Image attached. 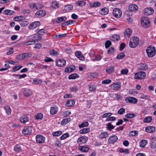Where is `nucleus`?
Here are the masks:
<instances>
[{
	"label": "nucleus",
	"mask_w": 156,
	"mask_h": 156,
	"mask_svg": "<svg viewBox=\"0 0 156 156\" xmlns=\"http://www.w3.org/2000/svg\"><path fill=\"white\" fill-rule=\"evenodd\" d=\"M141 22L142 26L144 28H147L150 26V21L148 17H142L141 19Z\"/></svg>",
	"instance_id": "obj_1"
},
{
	"label": "nucleus",
	"mask_w": 156,
	"mask_h": 156,
	"mask_svg": "<svg viewBox=\"0 0 156 156\" xmlns=\"http://www.w3.org/2000/svg\"><path fill=\"white\" fill-rule=\"evenodd\" d=\"M139 42V38L137 37H134L130 40L129 47L131 48H135L138 45Z\"/></svg>",
	"instance_id": "obj_2"
},
{
	"label": "nucleus",
	"mask_w": 156,
	"mask_h": 156,
	"mask_svg": "<svg viewBox=\"0 0 156 156\" xmlns=\"http://www.w3.org/2000/svg\"><path fill=\"white\" fill-rule=\"evenodd\" d=\"M146 52L148 56L149 57L154 56L156 53L155 48L152 46H149L146 50Z\"/></svg>",
	"instance_id": "obj_3"
},
{
	"label": "nucleus",
	"mask_w": 156,
	"mask_h": 156,
	"mask_svg": "<svg viewBox=\"0 0 156 156\" xmlns=\"http://www.w3.org/2000/svg\"><path fill=\"white\" fill-rule=\"evenodd\" d=\"M32 131V127L29 126L25 127L22 130V133L24 135H29Z\"/></svg>",
	"instance_id": "obj_4"
},
{
	"label": "nucleus",
	"mask_w": 156,
	"mask_h": 156,
	"mask_svg": "<svg viewBox=\"0 0 156 156\" xmlns=\"http://www.w3.org/2000/svg\"><path fill=\"white\" fill-rule=\"evenodd\" d=\"M146 73L144 72H140L136 73L135 74L134 78L136 79H142L145 78Z\"/></svg>",
	"instance_id": "obj_5"
},
{
	"label": "nucleus",
	"mask_w": 156,
	"mask_h": 156,
	"mask_svg": "<svg viewBox=\"0 0 156 156\" xmlns=\"http://www.w3.org/2000/svg\"><path fill=\"white\" fill-rule=\"evenodd\" d=\"M122 11L119 8H115L113 11V14L116 18H119L122 16Z\"/></svg>",
	"instance_id": "obj_6"
},
{
	"label": "nucleus",
	"mask_w": 156,
	"mask_h": 156,
	"mask_svg": "<svg viewBox=\"0 0 156 156\" xmlns=\"http://www.w3.org/2000/svg\"><path fill=\"white\" fill-rule=\"evenodd\" d=\"M55 62L56 66L58 67H63L66 64V61L64 59H57Z\"/></svg>",
	"instance_id": "obj_7"
},
{
	"label": "nucleus",
	"mask_w": 156,
	"mask_h": 156,
	"mask_svg": "<svg viewBox=\"0 0 156 156\" xmlns=\"http://www.w3.org/2000/svg\"><path fill=\"white\" fill-rule=\"evenodd\" d=\"M36 138L37 142L38 143H42L45 142V138L41 135L39 134L37 135Z\"/></svg>",
	"instance_id": "obj_8"
},
{
	"label": "nucleus",
	"mask_w": 156,
	"mask_h": 156,
	"mask_svg": "<svg viewBox=\"0 0 156 156\" xmlns=\"http://www.w3.org/2000/svg\"><path fill=\"white\" fill-rule=\"evenodd\" d=\"M29 115H23L20 119V122L24 123H26L29 120Z\"/></svg>",
	"instance_id": "obj_9"
},
{
	"label": "nucleus",
	"mask_w": 156,
	"mask_h": 156,
	"mask_svg": "<svg viewBox=\"0 0 156 156\" xmlns=\"http://www.w3.org/2000/svg\"><path fill=\"white\" fill-rule=\"evenodd\" d=\"M41 25L39 21H35L32 23L28 26L29 29L33 30L39 27Z\"/></svg>",
	"instance_id": "obj_10"
},
{
	"label": "nucleus",
	"mask_w": 156,
	"mask_h": 156,
	"mask_svg": "<svg viewBox=\"0 0 156 156\" xmlns=\"http://www.w3.org/2000/svg\"><path fill=\"white\" fill-rule=\"evenodd\" d=\"M88 138L86 136H83L79 138L77 140V142L80 144H84L88 140Z\"/></svg>",
	"instance_id": "obj_11"
},
{
	"label": "nucleus",
	"mask_w": 156,
	"mask_h": 156,
	"mask_svg": "<svg viewBox=\"0 0 156 156\" xmlns=\"http://www.w3.org/2000/svg\"><path fill=\"white\" fill-rule=\"evenodd\" d=\"M126 101L128 102L133 104L136 103L138 101V100L136 98L132 97H129L127 98H126Z\"/></svg>",
	"instance_id": "obj_12"
},
{
	"label": "nucleus",
	"mask_w": 156,
	"mask_h": 156,
	"mask_svg": "<svg viewBox=\"0 0 156 156\" xmlns=\"http://www.w3.org/2000/svg\"><path fill=\"white\" fill-rule=\"evenodd\" d=\"M76 56L81 61H83L85 58L83 55L82 54L81 52L80 51H77L75 53Z\"/></svg>",
	"instance_id": "obj_13"
},
{
	"label": "nucleus",
	"mask_w": 156,
	"mask_h": 156,
	"mask_svg": "<svg viewBox=\"0 0 156 156\" xmlns=\"http://www.w3.org/2000/svg\"><path fill=\"white\" fill-rule=\"evenodd\" d=\"M118 139V137L114 135L109 137L108 140V143L110 144H114Z\"/></svg>",
	"instance_id": "obj_14"
},
{
	"label": "nucleus",
	"mask_w": 156,
	"mask_h": 156,
	"mask_svg": "<svg viewBox=\"0 0 156 156\" xmlns=\"http://www.w3.org/2000/svg\"><path fill=\"white\" fill-rule=\"evenodd\" d=\"M46 14V13L45 10H40L37 11L35 13V15L38 17H43Z\"/></svg>",
	"instance_id": "obj_15"
},
{
	"label": "nucleus",
	"mask_w": 156,
	"mask_h": 156,
	"mask_svg": "<svg viewBox=\"0 0 156 156\" xmlns=\"http://www.w3.org/2000/svg\"><path fill=\"white\" fill-rule=\"evenodd\" d=\"M14 150L16 153H20L22 152L21 146L19 144H16L14 146Z\"/></svg>",
	"instance_id": "obj_16"
},
{
	"label": "nucleus",
	"mask_w": 156,
	"mask_h": 156,
	"mask_svg": "<svg viewBox=\"0 0 156 156\" xmlns=\"http://www.w3.org/2000/svg\"><path fill=\"white\" fill-rule=\"evenodd\" d=\"M112 87L114 90H117L119 89L121 87V84L120 82H117L112 85Z\"/></svg>",
	"instance_id": "obj_17"
},
{
	"label": "nucleus",
	"mask_w": 156,
	"mask_h": 156,
	"mask_svg": "<svg viewBox=\"0 0 156 156\" xmlns=\"http://www.w3.org/2000/svg\"><path fill=\"white\" fill-rule=\"evenodd\" d=\"M154 12L153 9L151 8H148L145 9L144 10V12L147 15L152 14Z\"/></svg>",
	"instance_id": "obj_18"
},
{
	"label": "nucleus",
	"mask_w": 156,
	"mask_h": 156,
	"mask_svg": "<svg viewBox=\"0 0 156 156\" xmlns=\"http://www.w3.org/2000/svg\"><path fill=\"white\" fill-rule=\"evenodd\" d=\"M75 101L73 100H68L66 104L67 107H70L73 106L75 104Z\"/></svg>",
	"instance_id": "obj_19"
},
{
	"label": "nucleus",
	"mask_w": 156,
	"mask_h": 156,
	"mask_svg": "<svg viewBox=\"0 0 156 156\" xmlns=\"http://www.w3.org/2000/svg\"><path fill=\"white\" fill-rule=\"evenodd\" d=\"M109 12L108 9L106 7H105L101 9L99 13L102 15H105L107 14Z\"/></svg>",
	"instance_id": "obj_20"
},
{
	"label": "nucleus",
	"mask_w": 156,
	"mask_h": 156,
	"mask_svg": "<svg viewBox=\"0 0 156 156\" xmlns=\"http://www.w3.org/2000/svg\"><path fill=\"white\" fill-rule=\"evenodd\" d=\"M138 8V6L135 4H131L129 5V9L131 11H135L137 10Z\"/></svg>",
	"instance_id": "obj_21"
},
{
	"label": "nucleus",
	"mask_w": 156,
	"mask_h": 156,
	"mask_svg": "<svg viewBox=\"0 0 156 156\" xmlns=\"http://www.w3.org/2000/svg\"><path fill=\"white\" fill-rule=\"evenodd\" d=\"M151 147L152 148H156V138L151 139L150 143Z\"/></svg>",
	"instance_id": "obj_22"
},
{
	"label": "nucleus",
	"mask_w": 156,
	"mask_h": 156,
	"mask_svg": "<svg viewBox=\"0 0 156 156\" xmlns=\"http://www.w3.org/2000/svg\"><path fill=\"white\" fill-rule=\"evenodd\" d=\"M145 130L147 132L149 133H153L155 130V128L154 126H149L146 127Z\"/></svg>",
	"instance_id": "obj_23"
},
{
	"label": "nucleus",
	"mask_w": 156,
	"mask_h": 156,
	"mask_svg": "<svg viewBox=\"0 0 156 156\" xmlns=\"http://www.w3.org/2000/svg\"><path fill=\"white\" fill-rule=\"evenodd\" d=\"M67 19V18L66 16H63L57 18L56 20L57 23H61L63 21H65Z\"/></svg>",
	"instance_id": "obj_24"
},
{
	"label": "nucleus",
	"mask_w": 156,
	"mask_h": 156,
	"mask_svg": "<svg viewBox=\"0 0 156 156\" xmlns=\"http://www.w3.org/2000/svg\"><path fill=\"white\" fill-rule=\"evenodd\" d=\"M58 111V108L57 107H51L50 109V113L52 115L56 114Z\"/></svg>",
	"instance_id": "obj_25"
},
{
	"label": "nucleus",
	"mask_w": 156,
	"mask_h": 156,
	"mask_svg": "<svg viewBox=\"0 0 156 156\" xmlns=\"http://www.w3.org/2000/svg\"><path fill=\"white\" fill-rule=\"evenodd\" d=\"M49 55L52 56H57L58 55V53L57 51L52 49L50 50Z\"/></svg>",
	"instance_id": "obj_26"
},
{
	"label": "nucleus",
	"mask_w": 156,
	"mask_h": 156,
	"mask_svg": "<svg viewBox=\"0 0 156 156\" xmlns=\"http://www.w3.org/2000/svg\"><path fill=\"white\" fill-rule=\"evenodd\" d=\"M78 149L83 152H87L89 150V148L85 146H80L79 147Z\"/></svg>",
	"instance_id": "obj_27"
},
{
	"label": "nucleus",
	"mask_w": 156,
	"mask_h": 156,
	"mask_svg": "<svg viewBox=\"0 0 156 156\" xmlns=\"http://www.w3.org/2000/svg\"><path fill=\"white\" fill-rule=\"evenodd\" d=\"M27 40L28 41H31L32 42H33V43L34 44L35 43L36 41L37 40L35 36H28L27 37Z\"/></svg>",
	"instance_id": "obj_28"
},
{
	"label": "nucleus",
	"mask_w": 156,
	"mask_h": 156,
	"mask_svg": "<svg viewBox=\"0 0 156 156\" xmlns=\"http://www.w3.org/2000/svg\"><path fill=\"white\" fill-rule=\"evenodd\" d=\"M73 6L71 5H68L65 6L64 7V10L66 12H68L73 9Z\"/></svg>",
	"instance_id": "obj_29"
},
{
	"label": "nucleus",
	"mask_w": 156,
	"mask_h": 156,
	"mask_svg": "<svg viewBox=\"0 0 156 156\" xmlns=\"http://www.w3.org/2000/svg\"><path fill=\"white\" fill-rule=\"evenodd\" d=\"M89 90L90 91H95L96 90V86L94 84H90L89 85Z\"/></svg>",
	"instance_id": "obj_30"
},
{
	"label": "nucleus",
	"mask_w": 156,
	"mask_h": 156,
	"mask_svg": "<svg viewBox=\"0 0 156 156\" xmlns=\"http://www.w3.org/2000/svg\"><path fill=\"white\" fill-rule=\"evenodd\" d=\"M108 135V134L107 132H104L101 133V134L99 136V137L100 138L103 139L107 137Z\"/></svg>",
	"instance_id": "obj_31"
},
{
	"label": "nucleus",
	"mask_w": 156,
	"mask_h": 156,
	"mask_svg": "<svg viewBox=\"0 0 156 156\" xmlns=\"http://www.w3.org/2000/svg\"><path fill=\"white\" fill-rule=\"evenodd\" d=\"M115 67L114 66H110L107 68L106 70V71L108 73H112L114 70Z\"/></svg>",
	"instance_id": "obj_32"
},
{
	"label": "nucleus",
	"mask_w": 156,
	"mask_h": 156,
	"mask_svg": "<svg viewBox=\"0 0 156 156\" xmlns=\"http://www.w3.org/2000/svg\"><path fill=\"white\" fill-rule=\"evenodd\" d=\"M31 92L28 89H25L23 91V94L26 97H29L31 95Z\"/></svg>",
	"instance_id": "obj_33"
},
{
	"label": "nucleus",
	"mask_w": 156,
	"mask_h": 156,
	"mask_svg": "<svg viewBox=\"0 0 156 156\" xmlns=\"http://www.w3.org/2000/svg\"><path fill=\"white\" fill-rule=\"evenodd\" d=\"M101 3L99 2H90V5L91 7H95L100 6Z\"/></svg>",
	"instance_id": "obj_34"
},
{
	"label": "nucleus",
	"mask_w": 156,
	"mask_h": 156,
	"mask_svg": "<svg viewBox=\"0 0 156 156\" xmlns=\"http://www.w3.org/2000/svg\"><path fill=\"white\" fill-rule=\"evenodd\" d=\"M132 33V30L129 29H127L125 31L124 35L125 36H128L129 37L130 36Z\"/></svg>",
	"instance_id": "obj_35"
},
{
	"label": "nucleus",
	"mask_w": 156,
	"mask_h": 156,
	"mask_svg": "<svg viewBox=\"0 0 156 156\" xmlns=\"http://www.w3.org/2000/svg\"><path fill=\"white\" fill-rule=\"evenodd\" d=\"M23 67V66L21 65L14 66L12 68L11 71L12 72H14L19 70Z\"/></svg>",
	"instance_id": "obj_36"
},
{
	"label": "nucleus",
	"mask_w": 156,
	"mask_h": 156,
	"mask_svg": "<svg viewBox=\"0 0 156 156\" xmlns=\"http://www.w3.org/2000/svg\"><path fill=\"white\" fill-rule=\"evenodd\" d=\"M148 68L147 66L145 64H141L140 65L139 68L140 69L146 70Z\"/></svg>",
	"instance_id": "obj_37"
},
{
	"label": "nucleus",
	"mask_w": 156,
	"mask_h": 156,
	"mask_svg": "<svg viewBox=\"0 0 156 156\" xmlns=\"http://www.w3.org/2000/svg\"><path fill=\"white\" fill-rule=\"evenodd\" d=\"M147 143V140H141L140 141V146L141 147H145Z\"/></svg>",
	"instance_id": "obj_38"
},
{
	"label": "nucleus",
	"mask_w": 156,
	"mask_h": 156,
	"mask_svg": "<svg viewBox=\"0 0 156 156\" xmlns=\"http://www.w3.org/2000/svg\"><path fill=\"white\" fill-rule=\"evenodd\" d=\"M90 129L88 128H84L80 130V134H84L89 132Z\"/></svg>",
	"instance_id": "obj_39"
},
{
	"label": "nucleus",
	"mask_w": 156,
	"mask_h": 156,
	"mask_svg": "<svg viewBox=\"0 0 156 156\" xmlns=\"http://www.w3.org/2000/svg\"><path fill=\"white\" fill-rule=\"evenodd\" d=\"M86 4V2L82 1H79L76 2V4L80 6H83L85 5Z\"/></svg>",
	"instance_id": "obj_40"
},
{
	"label": "nucleus",
	"mask_w": 156,
	"mask_h": 156,
	"mask_svg": "<svg viewBox=\"0 0 156 156\" xmlns=\"http://www.w3.org/2000/svg\"><path fill=\"white\" fill-rule=\"evenodd\" d=\"M14 12V11L9 9H5L4 12V14L6 15H11L13 14V13Z\"/></svg>",
	"instance_id": "obj_41"
},
{
	"label": "nucleus",
	"mask_w": 156,
	"mask_h": 156,
	"mask_svg": "<svg viewBox=\"0 0 156 156\" xmlns=\"http://www.w3.org/2000/svg\"><path fill=\"white\" fill-rule=\"evenodd\" d=\"M79 76L76 73H74L69 76L68 78L69 79H74L79 77Z\"/></svg>",
	"instance_id": "obj_42"
},
{
	"label": "nucleus",
	"mask_w": 156,
	"mask_h": 156,
	"mask_svg": "<svg viewBox=\"0 0 156 156\" xmlns=\"http://www.w3.org/2000/svg\"><path fill=\"white\" fill-rule=\"evenodd\" d=\"M75 22L76 21L75 20H70L67 21L66 22L64 23H63L62 24V25H63V26L68 25L71 24L73 23H75Z\"/></svg>",
	"instance_id": "obj_43"
},
{
	"label": "nucleus",
	"mask_w": 156,
	"mask_h": 156,
	"mask_svg": "<svg viewBox=\"0 0 156 156\" xmlns=\"http://www.w3.org/2000/svg\"><path fill=\"white\" fill-rule=\"evenodd\" d=\"M51 6L54 9H57L59 6V4L56 1H52L51 3Z\"/></svg>",
	"instance_id": "obj_44"
},
{
	"label": "nucleus",
	"mask_w": 156,
	"mask_h": 156,
	"mask_svg": "<svg viewBox=\"0 0 156 156\" xmlns=\"http://www.w3.org/2000/svg\"><path fill=\"white\" fill-rule=\"evenodd\" d=\"M6 113L7 115H9L11 113V110L10 107L9 106H6L4 107Z\"/></svg>",
	"instance_id": "obj_45"
},
{
	"label": "nucleus",
	"mask_w": 156,
	"mask_h": 156,
	"mask_svg": "<svg viewBox=\"0 0 156 156\" xmlns=\"http://www.w3.org/2000/svg\"><path fill=\"white\" fill-rule=\"evenodd\" d=\"M88 125V122L87 121H85L82 123L81 124L79 125V127L80 128H81L85 127H87Z\"/></svg>",
	"instance_id": "obj_46"
},
{
	"label": "nucleus",
	"mask_w": 156,
	"mask_h": 156,
	"mask_svg": "<svg viewBox=\"0 0 156 156\" xmlns=\"http://www.w3.org/2000/svg\"><path fill=\"white\" fill-rule=\"evenodd\" d=\"M29 6L31 9H38L36 4L34 3H29Z\"/></svg>",
	"instance_id": "obj_47"
},
{
	"label": "nucleus",
	"mask_w": 156,
	"mask_h": 156,
	"mask_svg": "<svg viewBox=\"0 0 156 156\" xmlns=\"http://www.w3.org/2000/svg\"><path fill=\"white\" fill-rule=\"evenodd\" d=\"M120 39V37L119 35L116 34L114 35L112 38L111 39L112 41H118Z\"/></svg>",
	"instance_id": "obj_48"
},
{
	"label": "nucleus",
	"mask_w": 156,
	"mask_h": 156,
	"mask_svg": "<svg viewBox=\"0 0 156 156\" xmlns=\"http://www.w3.org/2000/svg\"><path fill=\"white\" fill-rule=\"evenodd\" d=\"M107 127L106 128H107V129L109 130H111L112 129H113L115 128V126L112 125L111 123L110 122L108 123L107 124Z\"/></svg>",
	"instance_id": "obj_49"
},
{
	"label": "nucleus",
	"mask_w": 156,
	"mask_h": 156,
	"mask_svg": "<svg viewBox=\"0 0 156 156\" xmlns=\"http://www.w3.org/2000/svg\"><path fill=\"white\" fill-rule=\"evenodd\" d=\"M152 117L151 116L147 117L144 119L143 121L145 123H149L152 121Z\"/></svg>",
	"instance_id": "obj_50"
},
{
	"label": "nucleus",
	"mask_w": 156,
	"mask_h": 156,
	"mask_svg": "<svg viewBox=\"0 0 156 156\" xmlns=\"http://www.w3.org/2000/svg\"><path fill=\"white\" fill-rule=\"evenodd\" d=\"M23 17L22 16H17L14 17L13 20L16 21H21L23 20Z\"/></svg>",
	"instance_id": "obj_51"
},
{
	"label": "nucleus",
	"mask_w": 156,
	"mask_h": 156,
	"mask_svg": "<svg viewBox=\"0 0 156 156\" xmlns=\"http://www.w3.org/2000/svg\"><path fill=\"white\" fill-rule=\"evenodd\" d=\"M125 56V54L124 52H121L117 56V58L118 59H122Z\"/></svg>",
	"instance_id": "obj_52"
},
{
	"label": "nucleus",
	"mask_w": 156,
	"mask_h": 156,
	"mask_svg": "<svg viewBox=\"0 0 156 156\" xmlns=\"http://www.w3.org/2000/svg\"><path fill=\"white\" fill-rule=\"evenodd\" d=\"M136 115L133 114H128L125 115V117L129 119L133 118L136 117Z\"/></svg>",
	"instance_id": "obj_53"
},
{
	"label": "nucleus",
	"mask_w": 156,
	"mask_h": 156,
	"mask_svg": "<svg viewBox=\"0 0 156 156\" xmlns=\"http://www.w3.org/2000/svg\"><path fill=\"white\" fill-rule=\"evenodd\" d=\"M69 136V134L68 133H65L60 137L61 140H64Z\"/></svg>",
	"instance_id": "obj_54"
},
{
	"label": "nucleus",
	"mask_w": 156,
	"mask_h": 156,
	"mask_svg": "<svg viewBox=\"0 0 156 156\" xmlns=\"http://www.w3.org/2000/svg\"><path fill=\"white\" fill-rule=\"evenodd\" d=\"M29 22L27 21H25L22 22L20 24L22 27H24L27 26L29 24Z\"/></svg>",
	"instance_id": "obj_55"
},
{
	"label": "nucleus",
	"mask_w": 156,
	"mask_h": 156,
	"mask_svg": "<svg viewBox=\"0 0 156 156\" xmlns=\"http://www.w3.org/2000/svg\"><path fill=\"white\" fill-rule=\"evenodd\" d=\"M62 133L61 131H58L53 133L52 135L54 136H58L61 135Z\"/></svg>",
	"instance_id": "obj_56"
},
{
	"label": "nucleus",
	"mask_w": 156,
	"mask_h": 156,
	"mask_svg": "<svg viewBox=\"0 0 156 156\" xmlns=\"http://www.w3.org/2000/svg\"><path fill=\"white\" fill-rule=\"evenodd\" d=\"M70 120V119H64L61 122V125L66 124L68 123Z\"/></svg>",
	"instance_id": "obj_57"
},
{
	"label": "nucleus",
	"mask_w": 156,
	"mask_h": 156,
	"mask_svg": "<svg viewBox=\"0 0 156 156\" xmlns=\"http://www.w3.org/2000/svg\"><path fill=\"white\" fill-rule=\"evenodd\" d=\"M23 58H25L30 57L32 56V54L30 52L25 53L23 54Z\"/></svg>",
	"instance_id": "obj_58"
},
{
	"label": "nucleus",
	"mask_w": 156,
	"mask_h": 156,
	"mask_svg": "<svg viewBox=\"0 0 156 156\" xmlns=\"http://www.w3.org/2000/svg\"><path fill=\"white\" fill-rule=\"evenodd\" d=\"M111 44L112 43L109 40L107 41L105 44V48H108Z\"/></svg>",
	"instance_id": "obj_59"
},
{
	"label": "nucleus",
	"mask_w": 156,
	"mask_h": 156,
	"mask_svg": "<svg viewBox=\"0 0 156 156\" xmlns=\"http://www.w3.org/2000/svg\"><path fill=\"white\" fill-rule=\"evenodd\" d=\"M67 34L66 33H65L63 34H59L58 35H55V38H59L61 37H63L67 35Z\"/></svg>",
	"instance_id": "obj_60"
},
{
	"label": "nucleus",
	"mask_w": 156,
	"mask_h": 156,
	"mask_svg": "<svg viewBox=\"0 0 156 156\" xmlns=\"http://www.w3.org/2000/svg\"><path fill=\"white\" fill-rule=\"evenodd\" d=\"M138 131H132L130 132L129 133V135L134 136L137 135Z\"/></svg>",
	"instance_id": "obj_61"
},
{
	"label": "nucleus",
	"mask_w": 156,
	"mask_h": 156,
	"mask_svg": "<svg viewBox=\"0 0 156 156\" xmlns=\"http://www.w3.org/2000/svg\"><path fill=\"white\" fill-rule=\"evenodd\" d=\"M119 151L121 153H124L126 154H129V151L128 149H124L121 148L119 150Z\"/></svg>",
	"instance_id": "obj_62"
},
{
	"label": "nucleus",
	"mask_w": 156,
	"mask_h": 156,
	"mask_svg": "<svg viewBox=\"0 0 156 156\" xmlns=\"http://www.w3.org/2000/svg\"><path fill=\"white\" fill-rule=\"evenodd\" d=\"M112 80L109 79H106L103 80L102 82V83L103 84H108L111 83Z\"/></svg>",
	"instance_id": "obj_63"
},
{
	"label": "nucleus",
	"mask_w": 156,
	"mask_h": 156,
	"mask_svg": "<svg viewBox=\"0 0 156 156\" xmlns=\"http://www.w3.org/2000/svg\"><path fill=\"white\" fill-rule=\"evenodd\" d=\"M129 72L128 70L126 69H123L121 70V73L122 74H127Z\"/></svg>",
	"instance_id": "obj_64"
}]
</instances>
